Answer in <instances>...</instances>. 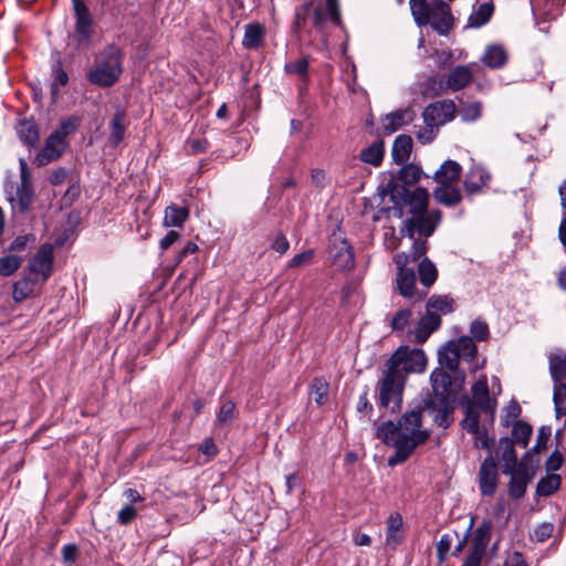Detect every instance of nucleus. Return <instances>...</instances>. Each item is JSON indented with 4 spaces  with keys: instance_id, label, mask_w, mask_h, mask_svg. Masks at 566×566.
Here are the masks:
<instances>
[{
    "instance_id": "864d4df0",
    "label": "nucleus",
    "mask_w": 566,
    "mask_h": 566,
    "mask_svg": "<svg viewBox=\"0 0 566 566\" xmlns=\"http://www.w3.org/2000/svg\"><path fill=\"white\" fill-rule=\"evenodd\" d=\"M310 61L307 56H303L296 61L285 63L284 72L286 74L298 75L300 77L307 76Z\"/></svg>"
},
{
    "instance_id": "a211bd4d",
    "label": "nucleus",
    "mask_w": 566,
    "mask_h": 566,
    "mask_svg": "<svg viewBox=\"0 0 566 566\" xmlns=\"http://www.w3.org/2000/svg\"><path fill=\"white\" fill-rule=\"evenodd\" d=\"M331 253L333 263L337 266V269L347 270L354 266V252L346 240L339 241L338 244L334 243Z\"/></svg>"
},
{
    "instance_id": "39448f33",
    "label": "nucleus",
    "mask_w": 566,
    "mask_h": 566,
    "mask_svg": "<svg viewBox=\"0 0 566 566\" xmlns=\"http://www.w3.org/2000/svg\"><path fill=\"white\" fill-rule=\"evenodd\" d=\"M386 192L389 195L390 201L392 202V207L389 208V211L396 218H402L406 214V208H408L407 213L412 217L427 211L429 192L423 187L409 190L405 186L389 181L386 187Z\"/></svg>"
},
{
    "instance_id": "774afa93",
    "label": "nucleus",
    "mask_w": 566,
    "mask_h": 566,
    "mask_svg": "<svg viewBox=\"0 0 566 566\" xmlns=\"http://www.w3.org/2000/svg\"><path fill=\"white\" fill-rule=\"evenodd\" d=\"M563 462H564L563 454L558 450H555L547 458V460L545 462V469L548 472H556L562 468Z\"/></svg>"
},
{
    "instance_id": "cd10ccee",
    "label": "nucleus",
    "mask_w": 566,
    "mask_h": 566,
    "mask_svg": "<svg viewBox=\"0 0 566 566\" xmlns=\"http://www.w3.org/2000/svg\"><path fill=\"white\" fill-rule=\"evenodd\" d=\"M462 167L454 160L444 161L434 172L433 179L440 185L457 181L461 176Z\"/></svg>"
},
{
    "instance_id": "6e6d98bb",
    "label": "nucleus",
    "mask_w": 566,
    "mask_h": 566,
    "mask_svg": "<svg viewBox=\"0 0 566 566\" xmlns=\"http://www.w3.org/2000/svg\"><path fill=\"white\" fill-rule=\"evenodd\" d=\"M69 144L66 140H63L57 135H53L52 133L48 136L44 142L43 149L53 150L55 155L63 156Z\"/></svg>"
},
{
    "instance_id": "0e129e2a",
    "label": "nucleus",
    "mask_w": 566,
    "mask_h": 566,
    "mask_svg": "<svg viewBox=\"0 0 566 566\" xmlns=\"http://www.w3.org/2000/svg\"><path fill=\"white\" fill-rule=\"evenodd\" d=\"M411 311L409 308H402L398 311L391 318V327L395 331H403L407 326L409 318L411 317Z\"/></svg>"
},
{
    "instance_id": "4c0bfd02",
    "label": "nucleus",
    "mask_w": 566,
    "mask_h": 566,
    "mask_svg": "<svg viewBox=\"0 0 566 566\" xmlns=\"http://www.w3.org/2000/svg\"><path fill=\"white\" fill-rule=\"evenodd\" d=\"M533 429L523 420H516L512 428V440L522 448L528 446Z\"/></svg>"
},
{
    "instance_id": "f3484780",
    "label": "nucleus",
    "mask_w": 566,
    "mask_h": 566,
    "mask_svg": "<svg viewBox=\"0 0 566 566\" xmlns=\"http://www.w3.org/2000/svg\"><path fill=\"white\" fill-rule=\"evenodd\" d=\"M514 444V441L507 437H503L499 441V448L501 451L500 458L503 462L501 471L503 474L512 473L514 469L518 467L520 462L517 461Z\"/></svg>"
},
{
    "instance_id": "f03ea898",
    "label": "nucleus",
    "mask_w": 566,
    "mask_h": 566,
    "mask_svg": "<svg viewBox=\"0 0 566 566\" xmlns=\"http://www.w3.org/2000/svg\"><path fill=\"white\" fill-rule=\"evenodd\" d=\"M123 59L124 52L118 45H105L94 55L93 64L86 73L87 81L102 88L114 86L124 71Z\"/></svg>"
},
{
    "instance_id": "a19ab883",
    "label": "nucleus",
    "mask_w": 566,
    "mask_h": 566,
    "mask_svg": "<svg viewBox=\"0 0 566 566\" xmlns=\"http://www.w3.org/2000/svg\"><path fill=\"white\" fill-rule=\"evenodd\" d=\"M455 350L459 357L472 361L475 359L478 354V347L474 339L470 336H461L457 343H454Z\"/></svg>"
},
{
    "instance_id": "4d7b16f0",
    "label": "nucleus",
    "mask_w": 566,
    "mask_h": 566,
    "mask_svg": "<svg viewBox=\"0 0 566 566\" xmlns=\"http://www.w3.org/2000/svg\"><path fill=\"white\" fill-rule=\"evenodd\" d=\"M470 334L474 340L484 342L489 338L490 329L485 322L474 319L470 325Z\"/></svg>"
},
{
    "instance_id": "7ed1b4c3",
    "label": "nucleus",
    "mask_w": 566,
    "mask_h": 566,
    "mask_svg": "<svg viewBox=\"0 0 566 566\" xmlns=\"http://www.w3.org/2000/svg\"><path fill=\"white\" fill-rule=\"evenodd\" d=\"M411 15L418 27L430 24L439 35H448L454 28V17L443 0H409Z\"/></svg>"
},
{
    "instance_id": "72a5a7b5",
    "label": "nucleus",
    "mask_w": 566,
    "mask_h": 566,
    "mask_svg": "<svg viewBox=\"0 0 566 566\" xmlns=\"http://www.w3.org/2000/svg\"><path fill=\"white\" fill-rule=\"evenodd\" d=\"M459 358L453 342L446 344L438 353V360L442 369L455 370L459 365Z\"/></svg>"
},
{
    "instance_id": "8fccbe9b",
    "label": "nucleus",
    "mask_w": 566,
    "mask_h": 566,
    "mask_svg": "<svg viewBox=\"0 0 566 566\" xmlns=\"http://www.w3.org/2000/svg\"><path fill=\"white\" fill-rule=\"evenodd\" d=\"M22 264V258L9 254L0 258V275L10 276L14 274Z\"/></svg>"
},
{
    "instance_id": "de8ad7c7",
    "label": "nucleus",
    "mask_w": 566,
    "mask_h": 566,
    "mask_svg": "<svg viewBox=\"0 0 566 566\" xmlns=\"http://www.w3.org/2000/svg\"><path fill=\"white\" fill-rule=\"evenodd\" d=\"M553 401L555 407L556 418L566 416V385H554Z\"/></svg>"
},
{
    "instance_id": "1a4fd4ad",
    "label": "nucleus",
    "mask_w": 566,
    "mask_h": 566,
    "mask_svg": "<svg viewBox=\"0 0 566 566\" xmlns=\"http://www.w3.org/2000/svg\"><path fill=\"white\" fill-rule=\"evenodd\" d=\"M394 262L397 265V287L399 293L405 297H413L416 295V273L413 269L408 268L410 263L409 255L405 252L397 253L394 256Z\"/></svg>"
},
{
    "instance_id": "bf43d9fd",
    "label": "nucleus",
    "mask_w": 566,
    "mask_h": 566,
    "mask_svg": "<svg viewBox=\"0 0 566 566\" xmlns=\"http://www.w3.org/2000/svg\"><path fill=\"white\" fill-rule=\"evenodd\" d=\"M554 527L555 526L553 523L544 522L535 527L534 533L531 537L533 541L537 543H544L552 536Z\"/></svg>"
},
{
    "instance_id": "79ce46f5",
    "label": "nucleus",
    "mask_w": 566,
    "mask_h": 566,
    "mask_svg": "<svg viewBox=\"0 0 566 566\" xmlns=\"http://www.w3.org/2000/svg\"><path fill=\"white\" fill-rule=\"evenodd\" d=\"M402 528V517L399 513H392L389 515L387 520V536L386 542L387 545L395 547L399 542L398 533L401 532Z\"/></svg>"
},
{
    "instance_id": "603ef678",
    "label": "nucleus",
    "mask_w": 566,
    "mask_h": 566,
    "mask_svg": "<svg viewBox=\"0 0 566 566\" xmlns=\"http://www.w3.org/2000/svg\"><path fill=\"white\" fill-rule=\"evenodd\" d=\"M457 532L446 533L441 536L440 541L436 545L437 558L440 563L447 559V555L451 548L454 537H458Z\"/></svg>"
},
{
    "instance_id": "6e6552de",
    "label": "nucleus",
    "mask_w": 566,
    "mask_h": 566,
    "mask_svg": "<svg viewBox=\"0 0 566 566\" xmlns=\"http://www.w3.org/2000/svg\"><path fill=\"white\" fill-rule=\"evenodd\" d=\"M427 366L424 352L420 348L400 346L386 361L385 367L401 376L403 381L411 373H422Z\"/></svg>"
},
{
    "instance_id": "2eb2a0df",
    "label": "nucleus",
    "mask_w": 566,
    "mask_h": 566,
    "mask_svg": "<svg viewBox=\"0 0 566 566\" xmlns=\"http://www.w3.org/2000/svg\"><path fill=\"white\" fill-rule=\"evenodd\" d=\"M415 111L411 108L398 109L387 114L381 119L385 134H392L405 125L411 123L415 118Z\"/></svg>"
},
{
    "instance_id": "a18cd8bd",
    "label": "nucleus",
    "mask_w": 566,
    "mask_h": 566,
    "mask_svg": "<svg viewBox=\"0 0 566 566\" xmlns=\"http://www.w3.org/2000/svg\"><path fill=\"white\" fill-rule=\"evenodd\" d=\"M33 184L20 182V185L17 188V201L21 212H27L29 210L33 200Z\"/></svg>"
},
{
    "instance_id": "9b49d317",
    "label": "nucleus",
    "mask_w": 566,
    "mask_h": 566,
    "mask_svg": "<svg viewBox=\"0 0 566 566\" xmlns=\"http://www.w3.org/2000/svg\"><path fill=\"white\" fill-rule=\"evenodd\" d=\"M430 381L433 396L429 401L444 402L447 400H454V396L451 390L452 378L447 370L436 368L430 375Z\"/></svg>"
},
{
    "instance_id": "f8f14e48",
    "label": "nucleus",
    "mask_w": 566,
    "mask_h": 566,
    "mask_svg": "<svg viewBox=\"0 0 566 566\" xmlns=\"http://www.w3.org/2000/svg\"><path fill=\"white\" fill-rule=\"evenodd\" d=\"M499 472L495 460L492 455L484 459L480 467L479 483L480 491L485 496L494 495L497 486Z\"/></svg>"
},
{
    "instance_id": "4be33fe9",
    "label": "nucleus",
    "mask_w": 566,
    "mask_h": 566,
    "mask_svg": "<svg viewBox=\"0 0 566 566\" xmlns=\"http://www.w3.org/2000/svg\"><path fill=\"white\" fill-rule=\"evenodd\" d=\"M412 138L409 135H399L395 138L391 157L397 165H403L409 160L412 150Z\"/></svg>"
},
{
    "instance_id": "c03bdc74",
    "label": "nucleus",
    "mask_w": 566,
    "mask_h": 566,
    "mask_svg": "<svg viewBox=\"0 0 566 566\" xmlns=\"http://www.w3.org/2000/svg\"><path fill=\"white\" fill-rule=\"evenodd\" d=\"M422 169L415 164H403L398 172V179L402 182L401 186H410L419 181L421 178Z\"/></svg>"
},
{
    "instance_id": "2f4dec72",
    "label": "nucleus",
    "mask_w": 566,
    "mask_h": 566,
    "mask_svg": "<svg viewBox=\"0 0 566 566\" xmlns=\"http://www.w3.org/2000/svg\"><path fill=\"white\" fill-rule=\"evenodd\" d=\"M36 280L32 277H22L13 284L12 298L20 303L32 296L35 291Z\"/></svg>"
},
{
    "instance_id": "aec40b11",
    "label": "nucleus",
    "mask_w": 566,
    "mask_h": 566,
    "mask_svg": "<svg viewBox=\"0 0 566 566\" xmlns=\"http://www.w3.org/2000/svg\"><path fill=\"white\" fill-rule=\"evenodd\" d=\"M127 125L125 111L117 109L109 122L111 134L108 140L113 147H117L124 140Z\"/></svg>"
},
{
    "instance_id": "ddd939ff",
    "label": "nucleus",
    "mask_w": 566,
    "mask_h": 566,
    "mask_svg": "<svg viewBox=\"0 0 566 566\" xmlns=\"http://www.w3.org/2000/svg\"><path fill=\"white\" fill-rule=\"evenodd\" d=\"M53 268V248L50 244H43L36 254L30 260L29 270L33 274L41 275L42 282H45Z\"/></svg>"
},
{
    "instance_id": "473e14b6",
    "label": "nucleus",
    "mask_w": 566,
    "mask_h": 566,
    "mask_svg": "<svg viewBox=\"0 0 566 566\" xmlns=\"http://www.w3.org/2000/svg\"><path fill=\"white\" fill-rule=\"evenodd\" d=\"M493 12L494 6L492 2H484L480 4V7L470 14L468 19V25L471 28L483 27L490 21Z\"/></svg>"
},
{
    "instance_id": "5fc2aeb1",
    "label": "nucleus",
    "mask_w": 566,
    "mask_h": 566,
    "mask_svg": "<svg viewBox=\"0 0 566 566\" xmlns=\"http://www.w3.org/2000/svg\"><path fill=\"white\" fill-rule=\"evenodd\" d=\"M80 119L77 117H69L61 120L59 127L52 132L53 135H57L63 140L77 129Z\"/></svg>"
},
{
    "instance_id": "3c124183",
    "label": "nucleus",
    "mask_w": 566,
    "mask_h": 566,
    "mask_svg": "<svg viewBox=\"0 0 566 566\" xmlns=\"http://www.w3.org/2000/svg\"><path fill=\"white\" fill-rule=\"evenodd\" d=\"M237 417L235 405L231 400L222 402L220 410L217 415V423L220 427L227 426L232 422Z\"/></svg>"
},
{
    "instance_id": "7c9ffc66",
    "label": "nucleus",
    "mask_w": 566,
    "mask_h": 566,
    "mask_svg": "<svg viewBox=\"0 0 566 566\" xmlns=\"http://www.w3.org/2000/svg\"><path fill=\"white\" fill-rule=\"evenodd\" d=\"M189 217L187 207L170 205L165 209L164 226L165 227H182Z\"/></svg>"
},
{
    "instance_id": "58836bf2",
    "label": "nucleus",
    "mask_w": 566,
    "mask_h": 566,
    "mask_svg": "<svg viewBox=\"0 0 566 566\" xmlns=\"http://www.w3.org/2000/svg\"><path fill=\"white\" fill-rule=\"evenodd\" d=\"M418 273L420 283L426 287H430L437 281V268L428 258H423L420 261Z\"/></svg>"
},
{
    "instance_id": "ea45409f",
    "label": "nucleus",
    "mask_w": 566,
    "mask_h": 566,
    "mask_svg": "<svg viewBox=\"0 0 566 566\" xmlns=\"http://www.w3.org/2000/svg\"><path fill=\"white\" fill-rule=\"evenodd\" d=\"M560 483L562 479L558 474H547L537 482L536 493L539 496H549L560 488Z\"/></svg>"
},
{
    "instance_id": "f704fd0d",
    "label": "nucleus",
    "mask_w": 566,
    "mask_h": 566,
    "mask_svg": "<svg viewBox=\"0 0 566 566\" xmlns=\"http://www.w3.org/2000/svg\"><path fill=\"white\" fill-rule=\"evenodd\" d=\"M384 155H385L384 142L379 140V142H375L370 146L364 148L360 151L359 157L364 163L373 165L375 167H378L382 163Z\"/></svg>"
},
{
    "instance_id": "c9c22d12",
    "label": "nucleus",
    "mask_w": 566,
    "mask_h": 566,
    "mask_svg": "<svg viewBox=\"0 0 566 566\" xmlns=\"http://www.w3.org/2000/svg\"><path fill=\"white\" fill-rule=\"evenodd\" d=\"M428 312L450 314L454 311V301L448 295H432L426 305Z\"/></svg>"
},
{
    "instance_id": "9d476101",
    "label": "nucleus",
    "mask_w": 566,
    "mask_h": 566,
    "mask_svg": "<svg viewBox=\"0 0 566 566\" xmlns=\"http://www.w3.org/2000/svg\"><path fill=\"white\" fill-rule=\"evenodd\" d=\"M528 452H526L521 459L518 467L514 469L512 473L506 475L511 476L509 483L510 496L514 500H518L525 495L527 484L533 479V474L528 472Z\"/></svg>"
},
{
    "instance_id": "e433bc0d",
    "label": "nucleus",
    "mask_w": 566,
    "mask_h": 566,
    "mask_svg": "<svg viewBox=\"0 0 566 566\" xmlns=\"http://www.w3.org/2000/svg\"><path fill=\"white\" fill-rule=\"evenodd\" d=\"M328 391L329 385L324 378L316 377L312 380L310 385V396L318 406H323L328 401Z\"/></svg>"
},
{
    "instance_id": "393cba45",
    "label": "nucleus",
    "mask_w": 566,
    "mask_h": 566,
    "mask_svg": "<svg viewBox=\"0 0 566 566\" xmlns=\"http://www.w3.org/2000/svg\"><path fill=\"white\" fill-rule=\"evenodd\" d=\"M548 361L554 385H566V354L562 350L552 353L548 357Z\"/></svg>"
},
{
    "instance_id": "69168bd1",
    "label": "nucleus",
    "mask_w": 566,
    "mask_h": 566,
    "mask_svg": "<svg viewBox=\"0 0 566 566\" xmlns=\"http://www.w3.org/2000/svg\"><path fill=\"white\" fill-rule=\"evenodd\" d=\"M551 437V428L549 427H541L537 433V439L535 446L527 451L528 458L531 457V453H537L543 449H546L547 441Z\"/></svg>"
},
{
    "instance_id": "37998d69",
    "label": "nucleus",
    "mask_w": 566,
    "mask_h": 566,
    "mask_svg": "<svg viewBox=\"0 0 566 566\" xmlns=\"http://www.w3.org/2000/svg\"><path fill=\"white\" fill-rule=\"evenodd\" d=\"M468 426V420L461 421L462 429L474 436L475 447L480 449H490L493 443V439H490L486 430L480 427V420H476V430L470 429Z\"/></svg>"
},
{
    "instance_id": "b1692460",
    "label": "nucleus",
    "mask_w": 566,
    "mask_h": 566,
    "mask_svg": "<svg viewBox=\"0 0 566 566\" xmlns=\"http://www.w3.org/2000/svg\"><path fill=\"white\" fill-rule=\"evenodd\" d=\"M17 134L20 140L28 147L34 148L40 138L38 125L33 119H22L18 123Z\"/></svg>"
},
{
    "instance_id": "5701e85b",
    "label": "nucleus",
    "mask_w": 566,
    "mask_h": 566,
    "mask_svg": "<svg viewBox=\"0 0 566 566\" xmlns=\"http://www.w3.org/2000/svg\"><path fill=\"white\" fill-rule=\"evenodd\" d=\"M492 534L491 521H483L474 531L470 551L484 555Z\"/></svg>"
},
{
    "instance_id": "bb28decb",
    "label": "nucleus",
    "mask_w": 566,
    "mask_h": 566,
    "mask_svg": "<svg viewBox=\"0 0 566 566\" xmlns=\"http://www.w3.org/2000/svg\"><path fill=\"white\" fill-rule=\"evenodd\" d=\"M265 38V28L260 23H249L244 27L242 45L248 50L259 49Z\"/></svg>"
},
{
    "instance_id": "13d9d810",
    "label": "nucleus",
    "mask_w": 566,
    "mask_h": 566,
    "mask_svg": "<svg viewBox=\"0 0 566 566\" xmlns=\"http://www.w3.org/2000/svg\"><path fill=\"white\" fill-rule=\"evenodd\" d=\"M310 10L311 3H303L302 6L296 8L292 27L295 33H300L301 30L304 28Z\"/></svg>"
},
{
    "instance_id": "052dcab7",
    "label": "nucleus",
    "mask_w": 566,
    "mask_h": 566,
    "mask_svg": "<svg viewBox=\"0 0 566 566\" xmlns=\"http://www.w3.org/2000/svg\"><path fill=\"white\" fill-rule=\"evenodd\" d=\"M436 108L439 109L442 120L450 122L455 116V104L451 99H444L441 102L433 103Z\"/></svg>"
},
{
    "instance_id": "dca6fc26",
    "label": "nucleus",
    "mask_w": 566,
    "mask_h": 566,
    "mask_svg": "<svg viewBox=\"0 0 566 566\" xmlns=\"http://www.w3.org/2000/svg\"><path fill=\"white\" fill-rule=\"evenodd\" d=\"M442 319L439 314L428 312L420 318L416 332L415 340L417 344H423L429 336L440 328Z\"/></svg>"
},
{
    "instance_id": "49530a36",
    "label": "nucleus",
    "mask_w": 566,
    "mask_h": 566,
    "mask_svg": "<svg viewBox=\"0 0 566 566\" xmlns=\"http://www.w3.org/2000/svg\"><path fill=\"white\" fill-rule=\"evenodd\" d=\"M52 77L53 82L51 84V95L52 98L55 101L59 95V86H64L69 82V75L63 70L60 61H57L52 67Z\"/></svg>"
},
{
    "instance_id": "0eeeda50",
    "label": "nucleus",
    "mask_w": 566,
    "mask_h": 566,
    "mask_svg": "<svg viewBox=\"0 0 566 566\" xmlns=\"http://www.w3.org/2000/svg\"><path fill=\"white\" fill-rule=\"evenodd\" d=\"M74 11V30L69 35L75 50L87 52L94 44L95 21L83 0H71Z\"/></svg>"
},
{
    "instance_id": "338daca9",
    "label": "nucleus",
    "mask_w": 566,
    "mask_h": 566,
    "mask_svg": "<svg viewBox=\"0 0 566 566\" xmlns=\"http://www.w3.org/2000/svg\"><path fill=\"white\" fill-rule=\"evenodd\" d=\"M34 241H35L34 234L29 233V234H24V235H19L11 242L8 250L13 251V252H21L27 248L28 243L34 242Z\"/></svg>"
},
{
    "instance_id": "f257e3e1",
    "label": "nucleus",
    "mask_w": 566,
    "mask_h": 566,
    "mask_svg": "<svg viewBox=\"0 0 566 566\" xmlns=\"http://www.w3.org/2000/svg\"><path fill=\"white\" fill-rule=\"evenodd\" d=\"M421 410L405 412L396 424L388 420L377 427L376 437L385 444L395 448L387 462L389 467H396L407 461L417 447L426 443L430 437L428 430L421 429Z\"/></svg>"
},
{
    "instance_id": "4468645a",
    "label": "nucleus",
    "mask_w": 566,
    "mask_h": 566,
    "mask_svg": "<svg viewBox=\"0 0 566 566\" xmlns=\"http://www.w3.org/2000/svg\"><path fill=\"white\" fill-rule=\"evenodd\" d=\"M434 230V222H432L430 218H427L426 212H423L405 220L399 232L401 237H408L412 239L416 231H418L421 235L430 237Z\"/></svg>"
},
{
    "instance_id": "a878e982",
    "label": "nucleus",
    "mask_w": 566,
    "mask_h": 566,
    "mask_svg": "<svg viewBox=\"0 0 566 566\" xmlns=\"http://www.w3.org/2000/svg\"><path fill=\"white\" fill-rule=\"evenodd\" d=\"M473 74L465 65L455 66L447 78V87L453 92L460 91L471 83Z\"/></svg>"
},
{
    "instance_id": "c756f323",
    "label": "nucleus",
    "mask_w": 566,
    "mask_h": 566,
    "mask_svg": "<svg viewBox=\"0 0 566 566\" xmlns=\"http://www.w3.org/2000/svg\"><path fill=\"white\" fill-rule=\"evenodd\" d=\"M481 60L490 69H501L507 61V53L502 45L493 44L485 49Z\"/></svg>"
},
{
    "instance_id": "09e8293b",
    "label": "nucleus",
    "mask_w": 566,
    "mask_h": 566,
    "mask_svg": "<svg viewBox=\"0 0 566 566\" xmlns=\"http://www.w3.org/2000/svg\"><path fill=\"white\" fill-rule=\"evenodd\" d=\"M482 115V104L480 102H472L463 104L459 109L461 120L470 123L478 120Z\"/></svg>"
},
{
    "instance_id": "6ab92c4d",
    "label": "nucleus",
    "mask_w": 566,
    "mask_h": 566,
    "mask_svg": "<svg viewBox=\"0 0 566 566\" xmlns=\"http://www.w3.org/2000/svg\"><path fill=\"white\" fill-rule=\"evenodd\" d=\"M490 175L481 166H473L467 174L463 181L465 191L469 195L480 192L488 184Z\"/></svg>"
},
{
    "instance_id": "423d86ee",
    "label": "nucleus",
    "mask_w": 566,
    "mask_h": 566,
    "mask_svg": "<svg viewBox=\"0 0 566 566\" xmlns=\"http://www.w3.org/2000/svg\"><path fill=\"white\" fill-rule=\"evenodd\" d=\"M405 385L406 381L401 376L385 367L376 387V401L379 410L389 413L399 412L402 406Z\"/></svg>"
},
{
    "instance_id": "c85d7f7f",
    "label": "nucleus",
    "mask_w": 566,
    "mask_h": 566,
    "mask_svg": "<svg viewBox=\"0 0 566 566\" xmlns=\"http://www.w3.org/2000/svg\"><path fill=\"white\" fill-rule=\"evenodd\" d=\"M454 400H447L444 402L441 401H429L428 407L437 410V415L434 416V422L442 428L450 427L452 422V415L454 411Z\"/></svg>"
},
{
    "instance_id": "e2e57ef3",
    "label": "nucleus",
    "mask_w": 566,
    "mask_h": 566,
    "mask_svg": "<svg viewBox=\"0 0 566 566\" xmlns=\"http://www.w3.org/2000/svg\"><path fill=\"white\" fill-rule=\"evenodd\" d=\"M438 129L433 125L424 124L416 130L417 139L426 145L431 143L437 136Z\"/></svg>"
},
{
    "instance_id": "680f3d73",
    "label": "nucleus",
    "mask_w": 566,
    "mask_h": 566,
    "mask_svg": "<svg viewBox=\"0 0 566 566\" xmlns=\"http://www.w3.org/2000/svg\"><path fill=\"white\" fill-rule=\"evenodd\" d=\"M423 123L433 125L438 128L439 124H444L446 122L442 120V117L440 115L439 109L436 108V105L430 104L428 105L423 112H422Z\"/></svg>"
},
{
    "instance_id": "20e7f679",
    "label": "nucleus",
    "mask_w": 566,
    "mask_h": 566,
    "mask_svg": "<svg viewBox=\"0 0 566 566\" xmlns=\"http://www.w3.org/2000/svg\"><path fill=\"white\" fill-rule=\"evenodd\" d=\"M472 397H462L460 403L463 408L464 418L468 420V427L476 430V420H480L479 410L494 422L497 407L496 398L491 396L486 376H480L471 387Z\"/></svg>"
},
{
    "instance_id": "412c9836",
    "label": "nucleus",
    "mask_w": 566,
    "mask_h": 566,
    "mask_svg": "<svg viewBox=\"0 0 566 566\" xmlns=\"http://www.w3.org/2000/svg\"><path fill=\"white\" fill-rule=\"evenodd\" d=\"M433 197L440 205L446 207H454L462 200L461 190L451 185H440L433 190Z\"/></svg>"
}]
</instances>
